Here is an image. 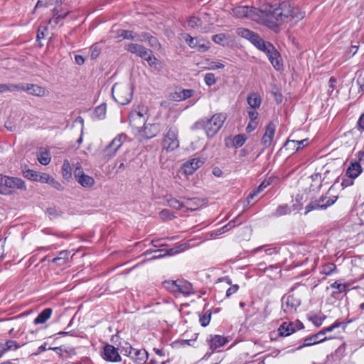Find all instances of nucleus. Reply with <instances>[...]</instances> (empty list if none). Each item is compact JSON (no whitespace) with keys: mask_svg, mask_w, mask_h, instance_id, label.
Segmentation results:
<instances>
[{"mask_svg":"<svg viewBox=\"0 0 364 364\" xmlns=\"http://www.w3.org/2000/svg\"><path fill=\"white\" fill-rule=\"evenodd\" d=\"M232 12L237 18H247L257 22L262 21L271 28L289 23L291 20L299 21L304 17V13L299 8L291 6L289 1H283L275 8L272 6H267L262 9L238 6L232 9Z\"/></svg>","mask_w":364,"mask_h":364,"instance_id":"f257e3e1","label":"nucleus"},{"mask_svg":"<svg viewBox=\"0 0 364 364\" xmlns=\"http://www.w3.org/2000/svg\"><path fill=\"white\" fill-rule=\"evenodd\" d=\"M236 33L238 36L250 41L257 49L264 52L276 70H279L282 68L280 54L272 43L264 41L257 33L247 28H238Z\"/></svg>","mask_w":364,"mask_h":364,"instance_id":"f03ea898","label":"nucleus"},{"mask_svg":"<svg viewBox=\"0 0 364 364\" xmlns=\"http://www.w3.org/2000/svg\"><path fill=\"white\" fill-rule=\"evenodd\" d=\"M225 119V114L216 113L213 114L210 119L203 118L197 121L193 125L192 129H203L208 137H213L220 131Z\"/></svg>","mask_w":364,"mask_h":364,"instance_id":"7ed1b4c3","label":"nucleus"},{"mask_svg":"<svg viewBox=\"0 0 364 364\" xmlns=\"http://www.w3.org/2000/svg\"><path fill=\"white\" fill-rule=\"evenodd\" d=\"M112 95L118 104L127 105L132 98V87L129 82L115 83L112 88Z\"/></svg>","mask_w":364,"mask_h":364,"instance_id":"20e7f679","label":"nucleus"},{"mask_svg":"<svg viewBox=\"0 0 364 364\" xmlns=\"http://www.w3.org/2000/svg\"><path fill=\"white\" fill-rule=\"evenodd\" d=\"M338 199V196L331 194L328 190L319 198L311 200L305 208V214L314 210H325L333 205Z\"/></svg>","mask_w":364,"mask_h":364,"instance_id":"39448f33","label":"nucleus"},{"mask_svg":"<svg viewBox=\"0 0 364 364\" xmlns=\"http://www.w3.org/2000/svg\"><path fill=\"white\" fill-rule=\"evenodd\" d=\"M178 130L176 127H170L162 141V147L167 151H172L179 146Z\"/></svg>","mask_w":364,"mask_h":364,"instance_id":"423d86ee","label":"nucleus"},{"mask_svg":"<svg viewBox=\"0 0 364 364\" xmlns=\"http://www.w3.org/2000/svg\"><path fill=\"white\" fill-rule=\"evenodd\" d=\"M189 245L187 243L181 244L179 245L175 246L174 247L165 250V249H159L156 250L153 252H146V255H151L150 256V259H157L164 257L166 255L173 256L176 254L181 253L186 250H188Z\"/></svg>","mask_w":364,"mask_h":364,"instance_id":"0eeeda50","label":"nucleus"},{"mask_svg":"<svg viewBox=\"0 0 364 364\" xmlns=\"http://www.w3.org/2000/svg\"><path fill=\"white\" fill-rule=\"evenodd\" d=\"M161 130V126L159 123L146 124L142 127L136 134L141 139H150L155 137Z\"/></svg>","mask_w":364,"mask_h":364,"instance_id":"6e6552de","label":"nucleus"},{"mask_svg":"<svg viewBox=\"0 0 364 364\" xmlns=\"http://www.w3.org/2000/svg\"><path fill=\"white\" fill-rule=\"evenodd\" d=\"M146 119V116L141 111L134 110L130 113L129 124L135 135L138 133V130H140L145 124Z\"/></svg>","mask_w":364,"mask_h":364,"instance_id":"1a4fd4ad","label":"nucleus"},{"mask_svg":"<svg viewBox=\"0 0 364 364\" xmlns=\"http://www.w3.org/2000/svg\"><path fill=\"white\" fill-rule=\"evenodd\" d=\"M282 302V310L287 315L294 314L301 304L300 299L295 297L294 295L283 296Z\"/></svg>","mask_w":364,"mask_h":364,"instance_id":"9d476101","label":"nucleus"},{"mask_svg":"<svg viewBox=\"0 0 364 364\" xmlns=\"http://www.w3.org/2000/svg\"><path fill=\"white\" fill-rule=\"evenodd\" d=\"M127 136L124 134H118L109 145L104 149V154L107 158L114 156L119 149L122 146Z\"/></svg>","mask_w":364,"mask_h":364,"instance_id":"9b49d317","label":"nucleus"},{"mask_svg":"<svg viewBox=\"0 0 364 364\" xmlns=\"http://www.w3.org/2000/svg\"><path fill=\"white\" fill-rule=\"evenodd\" d=\"M52 17L49 20V24L52 27L57 26L71 12L64 6H58L51 9Z\"/></svg>","mask_w":364,"mask_h":364,"instance_id":"f8f14e48","label":"nucleus"},{"mask_svg":"<svg viewBox=\"0 0 364 364\" xmlns=\"http://www.w3.org/2000/svg\"><path fill=\"white\" fill-rule=\"evenodd\" d=\"M18 91L22 90L26 91L28 94L37 96V97H44L48 95V90L43 87H41L38 85L35 84H18Z\"/></svg>","mask_w":364,"mask_h":364,"instance_id":"ddd939ff","label":"nucleus"},{"mask_svg":"<svg viewBox=\"0 0 364 364\" xmlns=\"http://www.w3.org/2000/svg\"><path fill=\"white\" fill-rule=\"evenodd\" d=\"M102 357L106 361L112 363H118L122 360L119 349L110 344H107L104 346Z\"/></svg>","mask_w":364,"mask_h":364,"instance_id":"4468645a","label":"nucleus"},{"mask_svg":"<svg viewBox=\"0 0 364 364\" xmlns=\"http://www.w3.org/2000/svg\"><path fill=\"white\" fill-rule=\"evenodd\" d=\"M303 328V323L299 321L296 322H284L279 327L278 332L282 336H288L294 333L296 329H301Z\"/></svg>","mask_w":364,"mask_h":364,"instance_id":"2eb2a0df","label":"nucleus"},{"mask_svg":"<svg viewBox=\"0 0 364 364\" xmlns=\"http://www.w3.org/2000/svg\"><path fill=\"white\" fill-rule=\"evenodd\" d=\"M186 42L191 48H195L200 52H205L209 48L208 42L203 38H193L187 35Z\"/></svg>","mask_w":364,"mask_h":364,"instance_id":"dca6fc26","label":"nucleus"},{"mask_svg":"<svg viewBox=\"0 0 364 364\" xmlns=\"http://www.w3.org/2000/svg\"><path fill=\"white\" fill-rule=\"evenodd\" d=\"M77 181L84 188H90L95 184L92 177L83 173L81 168H77L74 171Z\"/></svg>","mask_w":364,"mask_h":364,"instance_id":"f3484780","label":"nucleus"},{"mask_svg":"<svg viewBox=\"0 0 364 364\" xmlns=\"http://www.w3.org/2000/svg\"><path fill=\"white\" fill-rule=\"evenodd\" d=\"M125 50L128 52L135 54L136 56L143 58L146 57L147 53H150V49H148L143 46L142 45L137 43H128L124 47Z\"/></svg>","mask_w":364,"mask_h":364,"instance_id":"a211bd4d","label":"nucleus"},{"mask_svg":"<svg viewBox=\"0 0 364 364\" xmlns=\"http://www.w3.org/2000/svg\"><path fill=\"white\" fill-rule=\"evenodd\" d=\"M276 127L273 122H269L265 127V132L262 138V144L266 147L269 146L273 141Z\"/></svg>","mask_w":364,"mask_h":364,"instance_id":"6ab92c4d","label":"nucleus"},{"mask_svg":"<svg viewBox=\"0 0 364 364\" xmlns=\"http://www.w3.org/2000/svg\"><path fill=\"white\" fill-rule=\"evenodd\" d=\"M6 186L7 188L11 190V195L13 194L15 189H18L21 191L26 190L25 182L21 178L16 177L7 176Z\"/></svg>","mask_w":364,"mask_h":364,"instance_id":"aec40b11","label":"nucleus"},{"mask_svg":"<svg viewBox=\"0 0 364 364\" xmlns=\"http://www.w3.org/2000/svg\"><path fill=\"white\" fill-rule=\"evenodd\" d=\"M176 294H181L183 296H189L193 294V289L192 284L183 279H177L176 284Z\"/></svg>","mask_w":364,"mask_h":364,"instance_id":"412c9836","label":"nucleus"},{"mask_svg":"<svg viewBox=\"0 0 364 364\" xmlns=\"http://www.w3.org/2000/svg\"><path fill=\"white\" fill-rule=\"evenodd\" d=\"M203 164L202 161L195 158L183 164V171L186 175H191Z\"/></svg>","mask_w":364,"mask_h":364,"instance_id":"4be33fe9","label":"nucleus"},{"mask_svg":"<svg viewBox=\"0 0 364 364\" xmlns=\"http://www.w3.org/2000/svg\"><path fill=\"white\" fill-rule=\"evenodd\" d=\"M130 358L137 364H144L148 359V353L144 349L134 348Z\"/></svg>","mask_w":364,"mask_h":364,"instance_id":"5701e85b","label":"nucleus"},{"mask_svg":"<svg viewBox=\"0 0 364 364\" xmlns=\"http://www.w3.org/2000/svg\"><path fill=\"white\" fill-rule=\"evenodd\" d=\"M25 344L26 342H23L21 344H18L16 341L7 340L5 343H0V353L4 354L5 353L10 350H16Z\"/></svg>","mask_w":364,"mask_h":364,"instance_id":"b1692460","label":"nucleus"},{"mask_svg":"<svg viewBox=\"0 0 364 364\" xmlns=\"http://www.w3.org/2000/svg\"><path fill=\"white\" fill-rule=\"evenodd\" d=\"M322 333H323L318 332L311 336L305 338L303 345L299 347L298 349H300L302 347L311 346L327 340V337H322Z\"/></svg>","mask_w":364,"mask_h":364,"instance_id":"393cba45","label":"nucleus"},{"mask_svg":"<svg viewBox=\"0 0 364 364\" xmlns=\"http://www.w3.org/2000/svg\"><path fill=\"white\" fill-rule=\"evenodd\" d=\"M360 164L358 161L350 162L346 170V175L350 178H356L362 172Z\"/></svg>","mask_w":364,"mask_h":364,"instance_id":"a878e982","label":"nucleus"},{"mask_svg":"<svg viewBox=\"0 0 364 364\" xmlns=\"http://www.w3.org/2000/svg\"><path fill=\"white\" fill-rule=\"evenodd\" d=\"M228 343V339L219 335L211 336L209 340V346L212 350H215L218 348L223 346Z\"/></svg>","mask_w":364,"mask_h":364,"instance_id":"bb28decb","label":"nucleus"},{"mask_svg":"<svg viewBox=\"0 0 364 364\" xmlns=\"http://www.w3.org/2000/svg\"><path fill=\"white\" fill-rule=\"evenodd\" d=\"M52 312L53 310L50 308H47L43 310L34 319V324L38 325L46 323L50 318Z\"/></svg>","mask_w":364,"mask_h":364,"instance_id":"cd10ccee","label":"nucleus"},{"mask_svg":"<svg viewBox=\"0 0 364 364\" xmlns=\"http://www.w3.org/2000/svg\"><path fill=\"white\" fill-rule=\"evenodd\" d=\"M193 93V90L191 89L182 90L179 92H174L171 97L173 100L182 101L190 98Z\"/></svg>","mask_w":364,"mask_h":364,"instance_id":"c85d7f7f","label":"nucleus"},{"mask_svg":"<svg viewBox=\"0 0 364 364\" xmlns=\"http://www.w3.org/2000/svg\"><path fill=\"white\" fill-rule=\"evenodd\" d=\"M118 37H122L123 39H129L139 41V38L141 37V33H134L132 31L127 30H119L117 33Z\"/></svg>","mask_w":364,"mask_h":364,"instance_id":"c756f323","label":"nucleus"},{"mask_svg":"<svg viewBox=\"0 0 364 364\" xmlns=\"http://www.w3.org/2000/svg\"><path fill=\"white\" fill-rule=\"evenodd\" d=\"M65 0H38L35 9L40 7H55L61 6Z\"/></svg>","mask_w":364,"mask_h":364,"instance_id":"7c9ffc66","label":"nucleus"},{"mask_svg":"<svg viewBox=\"0 0 364 364\" xmlns=\"http://www.w3.org/2000/svg\"><path fill=\"white\" fill-rule=\"evenodd\" d=\"M237 218L238 216L235 217L234 219L230 220L227 225L211 232V236L213 237L220 235L231 230L236 225V221Z\"/></svg>","mask_w":364,"mask_h":364,"instance_id":"2f4dec72","label":"nucleus"},{"mask_svg":"<svg viewBox=\"0 0 364 364\" xmlns=\"http://www.w3.org/2000/svg\"><path fill=\"white\" fill-rule=\"evenodd\" d=\"M70 257V252L67 250L61 251L58 256L53 259V262L58 266H63L66 264Z\"/></svg>","mask_w":364,"mask_h":364,"instance_id":"473e14b6","label":"nucleus"},{"mask_svg":"<svg viewBox=\"0 0 364 364\" xmlns=\"http://www.w3.org/2000/svg\"><path fill=\"white\" fill-rule=\"evenodd\" d=\"M139 41L144 42L148 41L150 46L153 48H158L159 46V43L156 38L151 36L148 33L142 32L141 33V37L139 38Z\"/></svg>","mask_w":364,"mask_h":364,"instance_id":"72a5a7b5","label":"nucleus"},{"mask_svg":"<svg viewBox=\"0 0 364 364\" xmlns=\"http://www.w3.org/2000/svg\"><path fill=\"white\" fill-rule=\"evenodd\" d=\"M247 101L252 108H258L262 102L261 97L258 93L253 92L247 96Z\"/></svg>","mask_w":364,"mask_h":364,"instance_id":"f704fd0d","label":"nucleus"},{"mask_svg":"<svg viewBox=\"0 0 364 364\" xmlns=\"http://www.w3.org/2000/svg\"><path fill=\"white\" fill-rule=\"evenodd\" d=\"M107 107L105 104H101L97 106L93 112V119L95 120L104 119L106 117Z\"/></svg>","mask_w":364,"mask_h":364,"instance_id":"c9c22d12","label":"nucleus"},{"mask_svg":"<svg viewBox=\"0 0 364 364\" xmlns=\"http://www.w3.org/2000/svg\"><path fill=\"white\" fill-rule=\"evenodd\" d=\"M202 200L199 198L187 199L184 203V208L191 210H196L202 206Z\"/></svg>","mask_w":364,"mask_h":364,"instance_id":"e433bc0d","label":"nucleus"},{"mask_svg":"<svg viewBox=\"0 0 364 364\" xmlns=\"http://www.w3.org/2000/svg\"><path fill=\"white\" fill-rule=\"evenodd\" d=\"M142 59L146 60L151 68L159 69L161 67V62L154 55L151 50L150 53H147L146 57H144Z\"/></svg>","mask_w":364,"mask_h":364,"instance_id":"4c0bfd02","label":"nucleus"},{"mask_svg":"<svg viewBox=\"0 0 364 364\" xmlns=\"http://www.w3.org/2000/svg\"><path fill=\"white\" fill-rule=\"evenodd\" d=\"M38 161L42 165H48L50 161L49 152L46 149H41L38 154Z\"/></svg>","mask_w":364,"mask_h":364,"instance_id":"58836bf2","label":"nucleus"},{"mask_svg":"<svg viewBox=\"0 0 364 364\" xmlns=\"http://www.w3.org/2000/svg\"><path fill=\"white\" fill-rule=\"evenodd\" d=\"M7 176L0 175V194L1 195H11V190L7 188Z\"/></svg>","mask_w":364,"mask_h":364,"instance_id":"ea45409f","label":"nucleus"},{"mask_svg":"<svg viewBox=\"0 0 364 364\" xmlns=\"http://www.w3.org/2000/svg\"><path fill=\"white\" fill-rule=\"evenodd\" d=\"M291 208L287 205H279L273 215L275 217H281L291 213Z\"/></svg>","mask_w":364,"mask_h":364,"instance_id":"a19ab883","label":"nucleus"},{"mask_svg":"<svg viewBox=\"0 0 364 364\" xmlns=\"http://www.w3.org/2000/svg\"><path fill=\"white\" fill-rule=\"evenodd\" d=\"M177 280H166L163 282L164 287L172 294H176Z\"/></svg>","mask_w":364,"mask_h":364,"instance_id":"79ce46f5","label":"nucleus"},{"mask_svg":"<svg viewBox=\"0 0 364 364\" xmlns=\"http://www.w3.org/2000/svg\"><path fill=\"white\" fill-rule=\"evenodd\" d=\"M268 185L269 183H266L265 182H262L256 190L253 191L252 193H250L248 195L247 198V203H250V200L253 199L256 196H257L260 192H262Z\"/></svg>","mask_w":364,"mask_h":364,"instance_id":"37998d69","label":"nucleus"},{"mask_svg":"<svg viewBox=\"0 0 364 364\" xmlns=\"http://www.w3.org/2000/svg\"><path fill=\"white\" fill-rule=\"evenodd\" d=\"M18 84H0V94L6 92L18 91Z\"/></svg>","mask_w":364,"mask_h":364,"instance_id":"c03bdc74","label":"nucleus"},{"mask_svg":"<svg viewBox=\"0 0 364 364\" xmlns=\"http://www.w3.org/2000/svg\"><path fill=\"white\" fill-rule=\"evenodd\" d=\"M39 172L32 169H26L23 171V175L28 180L36 181Z\"/></svg>","mask_w":364,"mask_h":364,"instance_id":"a18cd8bd","label":"nucleus"},{"mask_svg":"<svg viewBox=\"0 0 364 364\" xmlns=\"http://www.w3.org/2000/svg\"><path fill=\"white\" fill-rule=\"evenodd\" d=\"M293 144H296L297 145L296 150H300L303 147L306 146L309 144V139H304L302 140H294V139H288L287 140V145H291Z\"/></svg>","mask_w":364,"mask_h":364,"instance_id":"49530a36","label":"nucleus"},{"mask_svg":"<svg viewBox=\"0 0 364 364\" xmlns=\"http://www.w3.org/2000/svg\"><path fill=\"white\" fill-rule=\"evenodd\" d=\"M167 203H168V206H170L171 208L177 209V210H179L184 207V203H181L176 198H174L172 197L167 199Z\"/></svg>","mask_w":364,"mask_h":364,"instance_id":"de8ad7c7","label":"nucleus"},{"mask_svg":"<svg viewBox=\"0 0 364 364\" xmlns=\"http://www.w3.org/2000/svg\"><path fill=\"white\" fill-rule=\"evenodd\" d=\"M336 269L333 263H327L322 267L321 273L325 275H331Z\"/></svg>","mask_w":364,"mask_h":364,"instance_id":"09e8293b","label":"nucleus"},{"mask_svg":"<svg viewBox=\"0 0 364 364\" xmlns=\"http://www.w3.org/2000/svg\"><path fill=\"white\" fill-rule=\"evenodd\" d=\"M211 318V312L210 311H205L203 315L200 316L199 321L200 325L203 327L207 326Z\"/></svg>","mask_w":364,"mask_h":364,"instance_id":"8fccbe9b","label":"nucleus"},{"mask_svg":"<svg viewBox=\"0 0 364 364\" xmlns=\"http://www.w3.org/2000/svg\"><path fill=\"white\" fill-rule=\"evenodd\" d=\"M62 174L64 178H69L71 176L70 166L68 161H65L62 166Z\"/></svg>","mask_w":364,"mask_h":364,"instance_id":"3c124183","label":"nucleus"},{"mask_svg":"<svg viewBox=\"0 0 364 364\" xmlns=\"http://www.w3.org/2000/svg\"><path fill=\"white\" fill-rule=\"evenodd\" d=\"M101 53V48L98 43H95L90 47V58L92 60L96 59Z\"/></svg>","mask_w":364,"mask_h":364,"instance_id":"603ef678","label":"nucleus"},{"mask_svg":"<svg viewBox=\"0 0 364 364\" xmlns=\"http://www.w3.org/2000/svg\"><path fill=\"white\" fill-rule=\"evenodd\" d=\"M204 81L208 86L215 85L216 82L215 75L212 73H206L204 77Z\"/></svg>","mask_w":364,"mask_h":364,"instance_id":"864d4df0","label":"nucleus"},{"mask_svg":"<svg viewBox=\"0 0 364 364\" xmlns=\"http://www.w3.org/2000/svg\"><path fill=\"white\" fill-rule=\"evenodd\" d=\"M51 178L48 173L39 172L36 181L48 184Z\"/></svg>","mask_w":364,"mask_h":364,"instance_id":"5fc2aeb1","label":"nucleus"},{"mask_svg":"<svg viewBox=\"0 0 364 364\" xmlns=\"http://www.w3.org/2000/svg\"><path fill=\"white\" fill-rule=\"evenodd\" d=\"M187 23L189 27L196 28L201 25V21L198 17L192 16L188 20Z\"/></svg>","mask_w":364,"mask_h":364,"instance_id":"6e6d98bb","label":"nucleus"},{"mask_svg":"<svg viewBox=\"0 0 364 364\" xmlns=\"http://www.w3.org/2000/svg\"><path fill=\"white\" fill-rule=\"evenodd\" d=\"M134 348H132L130 345L126 344L125 346H122L120 348V353L126 356L131 358V355L133 352Z\"/></svg>","mask_w":364,"mask_h":364,"instance_id":"4d7b16f0","label":"nucleus"},{"mask_svg":"<svg viewBox=\"0 0 364 364\" xmlns=\"http://www.w3.org/2000/svg\"><path fill=\"white\" fill-rule=\"evenodd\" d=\"M207 64H208V66L206 67V68L208 70H218V69H222L225 67V65L223 63H219V62L210 61V62H208Z\"/></svg>","mask_w":364,"mask_h":364,"instance_id":"13d9d810","label":"nucleus"},{"mask_svg":"<svg viewBox=\"0 0 364 364\" xmlns=\"http://www.w3.org/2000/svg\"><path fill=\"white\" fill-rule=\"evenodd\" d=\"M245 141L246 137L242 134H238L234 138V144L237 146H242L245 144Z\"/></svg>","mask_w":364,"mask_h":364,"instance_id":"bf43d9fd","label":"nucleus"},{"mask_svg":"<svg viewBox=\"0 0 364 364\" xmlns=\"http://www.w3.org/2000/svg\"><path fill=\"white\" fill-rule=\"evenodd\" d=\"M336 83V79L334 77H331L328 81V94L331 95L332 92L334 90L335 86Z\"/></svg>","mask_w":364,"mask_h":364,"instance_id":"052dcab7","label":"nucleus"},{"mask_svg":"<svg viewBox=\"0 0 364 364\" xmlns=\"http://www.w3.org/2000/svg\"><path fill=\"white\" fill-rule=\"evenodd\" d=\"M213 41L218 44H222L225 39V35L224 33H220L213 36Z\"/></svg>","mask_w":364,"mask_h":364,"instance_id":"680f3d73","label":"nucleus"},{"mask_svg":"<svg viewBox=\"0 0 364 364\" xmlns=\"http://www.w3.org/2000/svg\"><path fill=\"white\" fill-rule=\"evenodd\" d=\"M340 326V323H334L333 324H332L331 326L327 327V328H325L322 330H321L319 331V333H322V337H323V336L327 333V332H331L332 331H333L336 328H338Z\"/></svg>","mask_w":364,"mask_h":364,"instance_id":"e2e57ef3","label":"nucleus"},{"mask_svg":"<svg viewBox=\"0 0 364 364\" xmlns=\"http://www.w3.org/2000/svg\"><path fill=\"white\" fill-rule=\"evenodd\" d=\"M48 184H50L52 187H53L54 188H55L58 191L63 190V187L61 185V183L60 182L55 181L53 177L50 178V181Z\"/></svg>","mask_w":364,"mask_h":364,"instance_id":"0e129e2a","label":"nucleus"},{"mask_svg":"<svg viewBox=\"0 0 364 364\" xmlns=\"http://www.w3.org/2000/svg\"><path fill=\"white\" fill-rule=\"evenodd\" d=\"M239 289V286L237 284L232 285L230 288H228L226 291V296L230 297L232 294H235Z\"/></svg>","mask_w":364,"mask_h":364,"instance_id":"69168bd1","label":"nucleus"},{"mask_svg":"<svg viewBox=\"0 0 364 364\" xmlns=\"http://www.w3.org/2000/svg\"><path fill=\"white\" fill-rule=\"evenodd\" d=\"M160 217L162 219H172L174 216L168 210H163L160 212Z\"/></svg>","mask_w":364,"mask_h":364,"instance_id":"338daca9","label":"nucleus"},{"mask_svg":"<svg viewBox=\"0 0 364 364\" xmlns=\"http://www.w3.org/2000/svg\"><path fill=\"white\" fill-rule=\"evenodd\" d=\"M364 161V151H359L355 154V161L359 162L360 164L361 161Z\"/></svg>","mask_w":364,"mask_h":364,"instance_id":"774afa93","label":"nucleus"}]
</instances>
